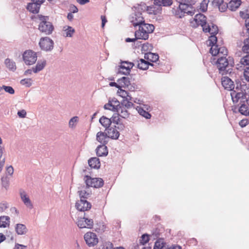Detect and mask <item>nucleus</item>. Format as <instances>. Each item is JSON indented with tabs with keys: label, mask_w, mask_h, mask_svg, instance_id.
Returning a JSON list of instances; mask_svg holds the SVG:
<instances>
[{
	"label": "nucleus",
	"mask_w": 249,
	"mask_h": 249,
	"mask_svg": "<svg viewBox=\"0 0 249 249\" xmlns=\"http://www.w3.org/2000/svg\"><path fill=\"white\" fill-rule=\"evenodd\" d=\"M215 36L216 35H211L208 40L209 45L211 46L210 50V53L213 56H216V54H220L224 55L228 54V50L225 47H221L219 48L217 45H215L217 42V37Z\"/></svg>",
	"instance_id": "obj_1"
},
{
	"label": "nucleus",
	"mask_w": 249,
	"mask_h": 249,
	"mask_svg": "<svg viewBox=\"0 0 249 249\" xmlns=\"http://www.w3.org/2000/svg\"><path fill=\"white\" fill-rule=\"evenodd\" d=\"M154 25L150 24H142L139 26V29L135 31V36L138 39L146 40L149 37V34L154 30Z\"/></svg>",
	"instance_id": "obj_2"
},
{
	"label": "nucleus",
	"mask_w": 249,
	"mask_h": 249,
	"mask_svg": "<svg viewBox=\"0 0 249 249\" xmlns=\"http://www.w3.org/2000/svg\"><path fill=\"white\" fill-rule=\"evenodd\" d=\"M38 17L41 21L38 26L39 30L46 35L51 34L53 30V27L52 23L48 21V17L39 15Z\"/></svg>",
	"instance_id": "obj_3"
},
{
	"label": "nucleus",
	"mask_w": 249,
	"mask_h": 249,
	"mask_svg": "<svg viewBox=\"0 0 249 249\" xmlns=\"http://www.w3.org/2000/svg\"><path fill=\"white\" fill-rule=\"evenodd\" d=\"M94 217H95L94 213H92L91 216L84 213V217L79 218L77 221L78 227L80 228L92 229L94 225L93 220Z\"/></svg>",
	"instance_id": "obj_4"
},
{
	"label": "nucleus",
	"mask_w": 249,
	"mask_h": 249,
	"mask_svg": "<svg viewBox=\"0 0 249 249\" xmlns=\"http://www.w3.org/2000/svg\"><path fill=\"white\" fill-rule=\"evenodd\" d=\"M133 106L134 104L132 102L122 101L120 104L117 112L121 117L127 118L129 115L128 110Z\"/></svg>",
	"instance_id": "obj_5"
},
{
	"label": "nucleus",
	"mask_w": 249,
	"mask_h": 249,
	"mask_svg": "<svg viewBox=\"0 0 249 249\" xmlns=\"http://www.w3.org/2000/svg\"><path fill=\"white\" fill-rule=\"evenodd\" d=\"M23 60L27 65H32L36 63L37 60L36 53L32 50L25 51L22 54Z\"/></svg>",
	"instance_id": "obj_6"
},
{
	"label": "nucleus",
	"mask_w": 249,
	"mask_h": 249,
	"mask_svg": "<svg viewBox=\"0 0 249 249\" xmlns=\"http://www.w3.org/2000/svg\"><path fill=\"white\" fill-rule=\"evenodd\" d=\"M85 182L88 187L96 188L102 187L104 183L103 179L101 178H92L89 176H86Z\"/></svg>",
	"instance_id": "obj_7"
},
{
	"label": "nucleus",
	"mask_w": 249,
	"mask_h": 249,
	"mask_svg": "<svg viewBox=\"0 0 249 249\" xmlns=\"http://www.w3.org/2000/svg\"><path fill=\"white\" fill-rule=\"evenodd\" d=\"M191 26L193 27H196L201 25L203 29L207 24L206 23V17L202 14H196L195 18L191 21Z\"/></svg>",
	"instance_id": "obj_8"
},
{
	"label": "nucleus",
	"mask_w": 249,
	"mask_h": 249,
	"mask_svg": "<svg viewBox=\"0 0 249 249\" xmlns=\"http://www.w3.org/2000/svg\"><path fill=\"white\" fill-rule=\"evenodd\" d=\"M218 55L219 58L216 62V65L218 68L219 72L221 73L226 70V68L229 65V62L226 58L227 55H223L222 54H217Z\"/></svg>",
	"instance_id": "obj_9"
},
{
	"label": "nucleus",
	"mask_w": 249,
	"mask_h": 249,
	"mask_svg": "<svg viewBox=\"0 0 249 249\" xmlns=\"http://www.w3.org/2000/svg\"><path fill=\"white\" fill-rule=\"evenodd\" d=\"M173 3L172 0H154V6H158L159 7L156 10H155V7H151V9H153L152 11L154 14L156 15L160 13L161 10V6H169Z\"/></svg>",
	"instance_id": "obj_10"
},
{
	"label": "nucleus",
	"mask_w": 249,
	"mask_h": 249,
	"mask_svg": "<svg viewBox=\"0 0 249 249\" xmlns=\"http://www.w3.org/2000/svg\"><path fill=\"white\" fill-rule=\"evenodd\" d=\"M85 240L89 246H94L98 243V239L96 234L92 232H88L84 235Z\"/></svg>",
	"instance_id": "obj_11"
},
{
	"label": "nucleus",
	"mask_w": 249,
	"mask_h": 249,
	"mask_svg": "<svg viewBox=\"0 0 249 249\" xmlns=\"http://www.w3.org/2000/svg\"><path fill=\"white\" fill-rule=\"evenodd\" d=\"M39 44L42 50L46 51L51 50L53 47V41L48 37L41 38Z\"/></svg>",
	"instance_id": "obj_12"
},
{
	"label": "nucleus",
	"mask_w": 249,
	"mask_h": 249,
	"mask_svg": "<svg viewBox=\"0 0 249 249\" xmlns=\"http://www.w3.org/2000/svg\"><path fill=\"white\" fill-rule=\"evenodd\" d=\"M75 208L80 212L89 211L91 208V204L86 200L80 199L75 203Z\"/></svg>",
	"instance_id": "obj_13"
},
{
	"label": "nucleus",
	"mask_w": 249,
	"mask_h": 249,
	"mask_svg": "<svg viewBox=\"0 0 249 249\" xmlns=\"http://www.w3.org/2000/svg\"><path fill=\"white\" fill-rule=\"evenodd\" d=\"M130 22L134 26L142 25L145 24L144 20L141 13H138L135 14L130 18Z\"/></svg>",
	"instance_id": "obj_14"
},
{
	"label": "nucleus",
	"mask_w": 249,
	"mask_h": 249,
	"mask_svg": "<svg viewBox=\"0 0 249 249\" xmlns=\"http://www.w3.org/2000/svg\"><path fill=\"white\" fill-rule=\"evenodd\" d=\"M134 66V64L131 62L124 61L121 63L119 70V72L124 75L129 73L131 69Z\"/></svg>",
	"instance_id": "obj_15"
},
{
	"label": "nucleus",
	"mask_w": 249,
	"mask_h": 249,
	"mask_svg": "<svg viewBox=\"0 0 249 249\" xmlns=\"http://www.w3.org/2000/svg\"><path fill=\"white\" fill-rule=\"evenodd\" d=\"M221 84L225 89L229 90H231L234 87L233 82L227 76L223 77L221 78Z\"/></svg>",
	"instance_id": "obj_16"
},
{
	"label": "nucleus",
	"mask_w": 249,
	"mask_h": 249,
	"mask_svg": "<svg viewBox=\"0 0 249 249\" xmlns=\"http://www.w3.org/2000/svg\"><path fill=\"white\" fill-rule=\"evenodd\" d=\"M120 104V103L118 101L112 100L109 101L107 104H105L104 108L106 109L117 112Z\"/></svg>",
	"instance_id": "obj_17"
},
{
	"label": "nucleus",
	"mask_w": 249,
	"mask_h": 249,
	"mask_svg": "<svg viewBox=\"0 0 249 249\" xmlns=\"http://www.w3.org/2000/svg\"><path fill=\"white\" fill-rule=\"evenodd\" d=\"M203 31L207 33H209L211 35H216L218 32V29L216 25L213 24L209 25L207 24L205 26L203 27Z\"/></svg>",
	"instance_id": "obj_18"
},
{
	"label": "nucleus",
	"mask_w": 249,
	"mask_h": 249,
	"mask_svg": "<svg viewBox=\"0 0 249 249\" xmlns=\"http://www.w3.org/2000/svg\"><path fill=\"white\" fill-rule=\"evenodd\" d=\"M118 95L123 98V100L122 101H126V102H131L132 100V97L130 95H129V93H128L125 90L122 89L120 88L117 91Z\"/></svg>",
	"instance_id": "obj_19"
},
{
	"label": "nucleus",
	"mask_w": 249,
	"mask_h": 249,
	"mask_svg": "<svg viewBox=\"0 0 249 249\" xmlns=\"http://www.w3.org/2000/svg\"><path fill=\"white\" fill-rule=\"evenodd\" d=\"M108 138L107 133H105L103 132H98L96 134L97 141L102 144L105 145L107 144Z\"/></svg>",
	"instance_id": "obj_20"
},
{
	"label": "nucleus",
	"mask_w": 249,
	"mask_h": 249,
	"mask_svg": "<svg viewBox=\"0 0 249 249\" xmlns=\"http://www.w3.org/2000/svg\"><path fill=\"white\" fill-rule=\"evenodd\" d=\"M107 135L108 138L112 139H117L120 135L118 131L117 130L116 126L115 127H110L107 129Z\"/></svg>",
	"instance_id": "obj_21"
},
{
	"label": "nucleus",
	"mask_w": 249,
	"mask_h": 249,
	"mask_svg": "<svg viewBox=\"0 0 249 249\" xmlns=\"http://www.w3.org/2000/svg\"><path fill=\"white\" fill-rule=\"evenodd\" d=\"M96 150L97 155L99 157L107 156L108 154L107 147L104 144L98 146Z\"/></svg>",
	"instance_id": "obj_22"
},
{
	"label": "nucleus",
	"mask_w": 249,
	"mask_h": 249,
	"mask_svg": "<svg viewBox=\"0 0 249 249\" xmlns=\"http://www.w3.org/2000/svg\"><path fill=\"white\" fill-rule=\"evenodd\" d=\"M137 67L141 70H145L147 69L150 65L152 64L147 60L146 61L143 59H140L137 61Z\"/></svg>",
	"instance_id": "obj_23"
},
{
	"label": "nucleus",
	"mask_w": 249,
	"mask_h": 249,
	"mask_svg": "<svg viewBox=\"0 0 249 249\" xmlns=\"http://www.w3.org/2000/svg\"><path fill=\"white\" fill-rule=\"evenodd\" d=\"M20 196L22 201L24 204L29 209H31L33 208V205L31 201L28 196L26 195L25 192H22L20 193Z\"/></svg>",
	"instance_id": "obj_24"
},
{
	"label": "nucleus",
	"mask_w": 249,
	"mask_h": 249,
	"mask_svg": "<svg viewBox=\"0 0 249 249\" xmlns=\"http://www.w3.org/2000/svg\"><path fill=\"white\" fill-rule=\"evenodd\" d=\"M159 55L158 54L148 53L144 54V59H146L148 62H155L159 59Z\"/></svg>",
	"instance_id": "obj_25"
},
{
	"label": "nucleus",
	"mask_w": 249,
	"mask_h": 249,
	"mask_svg": "<svg viewBox=\"0 0 249 249\" xmlns=\"http://www.w3.org/2000/svg\"><path fill=\"white\" fill-rule=\"evenodd\" d=\"M88 163L92 168L98 169L100 167V162L97 158H91L88 160Z\"/></svg>",
	"instance_id": "obj_26"
},
{
	"label": "nucleus",
	"mask_w": 249,
	"mask_h": 249,
	"mask_svg": "<svg viewBox=\"0 0 249 249\" xmlns=\"http://www.w3.org/2000/svg\"><path fill=\"white\" fill-rule=\"evenodd\" d=\"M231 96L233 103H237L239 100L243 96V93L236 92L235 90H231Z\"/></svg>",
	"instance_id": "obj_27"
},
{
	"label": "nucleus",
	"mask_w": 249,
	"mask_h": 249,
	"mask_svg": "<svg viewBox=\"0 0 249 249\" xmlns=\"http://www.w3.org/2000/svg\"><path fill=\"white\" fill-rule=\"evenodd\" d=\"M241 0H231L229 3V8L231 11H235L241 5Z\"/></svg>",
	"instance_id": "obj_28"
},
{
	"label": "nucleus",
	"mask_w": 249,
	"mask_h": 249,
	"mask_svg": "<svg viewBox=\"0 0 249 249\" xmlns=\"http://www.w3.org/2000/svg\"><path fill=\"white\" fill-rule=\"evenodd\" d=\"M10 225V218L8 216H1L0 217V227L6 228Z\"/></svg>",
	"instance_id": "obj_29"
},
{
	"label": "nucleus",
	"mask_w": 249,
	"mask_h": 249,
	"mask_svg": "<svg viewBox=\"0 0 249 249\" xmlns=\"http://www.w3.org/2000/svg\"><path fill=\"white\" fill-rule=\"evenodd\" d=\"M16 231L18 234L22 235L26 233L27 229L24 225L18 224L16 227Z\"/></svg>",
	"instance_id": "obj_30"
},
{
	"label": "nucleus",
	"mask_w": 249,
	"mask_h": 249,
	"mask_svg": "<svg viewBox=\"0 0 249 249\" xmlns=\"http://www.w3.org/2000/svg\"><path fill=\"white\" fill-rule=\"evenodd\" d=\"M46 64L45 60L42 61H38L36 66L33 68V71L35 73H37L38 71L43 69Z\"/></svg>",
	"instance_id": "obj_31"
},
{
	"label": "nucleus",
	"mask_w": 249,
	"mask_h": 249,
	"mask_svg": "<svg viewBox=\"0 0 249 249\" xmlns=\"http://www.w3.org/2000/svg\"><path fill=\"white\" fill-rule=\"evenodd\" d=\"M99 122L101 124L106 128L109 127L111 123V119L105 116H102L100 119Z\"/></svg>",
	"instance_id": "obj_32"
},
{
	"label": "nucleus",
	"mask_w": 249,
	"mask_h": 249,
	"mask_svg": "<svg viewBox=\"0 0 249 249\" xmlns=\"http://www.w3.org/2000/svg\"><path fill=\"white\" fill-rule=\"evenodd\" d=\"M78 193L81 199L82 198H87L90 195V193L89 192L88 188L84 187L80 190H79Z\"/></svg>",
	"instance_id": "obj_33"
},
{
	"label": "nucleus",
	"mask_w": 249,
	"mask_h": 249,
	"mask_svg": "<svg viewBox=\"0 0 249 249\" xmlns=\"http://www.w3.org/2000/svg\"><path fill=\"white\" fill-rule=\"evenodd\" d=\"M39 6L34 2L29 3L27 7V9L33 13H37L39 10Z\"/></svg>",
	"instance_id": "obj_34"
},
{
	"label": "nucleus",
	"mask_w": 249,
	"mask_h": 249,
	"mask_svg": "<svg viewBox=\"0 0 249 249\" xmlns=\"http://www.w3.org/2000/svg\"><path fill=\"white\" fill-rule=\"evenodd\" d=\"M5 64L6 67L11 71H15L16 69L15 63L9 58H7L5 60Z\"/></svg>",
	"instance_id": "obj_35"
},
{
	"label": "nucleus",
	"mask_w": 249,
	"mask_h": 249,
	"mask_svg": "<svg viewBox=\"0 0 249 249\" xmlns=\"http://www.w3.org/2000/svg\"><path fill=\"white\" fill-rule=\"evenodd\" d=\"M142 249H151L149 247H144ZM153 249H164V244L161 240H157L154 245Z\"/></svg>",
	"instance_id": "obj_36"
},
{
	"label": "nucleus",
	"mask_w": 249,
	"mask_h": 249,
	"mask_svg": "<svg viewBox=\"0 0 249 249\" xmlns=\"http://www.w3.org/2000/svg\"><path fill=\"white\" fill-rule=\"evenodd\" d=\"M136 109H137L138 113L142 116L145 117L146 119L150 118L151 114L150 113H149V112H148L147 111H146L145 110H144L141 107H138Z\"/></svg>",
	"instance_id": "obj_37"
},
{
	"label": "nucleus",
	"mask_w": 249,
	"mask_h": 249,
	"mask_svg": "<svg viewBox=\"0 0 249 249\" xmlns=\"http://www.w3.org/2000/svg\"><path fill=\"white\" fill-rule=\"evenodd\" d=\"M64 35L66 36L71 37L74 32V30L71 27L67 26L64 27Z\"/></svg>",
	"instance_id": "obj_38"
},
{
	"label": "nucleus",
	"mask_w": 249,
	"mask_h": 249,
	"mask_svg": "<svg viewBox=\"0 0 249 249\" xmlns=\"http://www.w3.org/2000/svg\"><path fill=\"white\" fill-rule=\"evenodd\" d=\"M119 84L121 85L122 87H128L130 84L129 79L128 77H123L118 80Z\"/></svg>",
	"instance_id": "obj_39"
},
{
	"label": "nucleus",
	"mask_w": 249,
	"mask_h": 249,
	"mask_svg": "<svg viewBox=\"0 0 249 249\" xmlns=\"http://www.w3.org/2000/svg\"><path fill=\"white\" fill-rule=\"evenodd\" d=\"M209 0H203L200 4L199 9L202 12H205L207 10Z\"/></svg>",
	"instance_id": "obj_40"
},
{
	"label": "nucleus",
	"mask_w": 249,
	"mask_h": 249,
	"mask_svg": "<svg viewBox=\"0 0 249 249\" xmlns=\"http://www.w3.org/2000/svg\"><path fill=\"white\" fill-rule=\"evenodd\" d=\"M239 111L243 115H248L249 111L248 106L244 104L242 105L239 109Z\"/></svg>",
	"instance_id": "obj_41"
},
{
	"label": "nucleus",
	"mask_w": 249,
	"mask_h": 249,
	"mask_svg": "<svg viewBox=\"0 0 249 249\" xmlns=\"http://www.w3.org/2000/svg\"><path fill=\"white\" fill-rule=\"evenodd\" d=\"M242 51L245 53H249V37L244 40Z\"/></svg>",
	"instance_id": "obj_42"
},
{
	"label": "nucleus",
	"mask_w": 249,
	"mask_h": 249,
	"mask_svg": "<svg viewBox=\"0 0 249 249\" xmlns=\"http://www.w3.org/2000/svg\"><path fill=\"white\" fill-rule=\"evenodd\" d=\"M20 84L27 87H30L32 84V80L31 78H25L20 81Z\"/></svg>",
	"instance_id": "obj_43"
},
{
	"label": "nucleus",
	"mask_w": 249,
	"mask_h": 249,
	"mask_svg": "<svg viewBox=\"0 0 249 249\" xmlns=\"http://www.w3.org/2000/svg\"><path fill=\"white\" fill-rule=\"evenodd\" d=\"M240 63L243 65L249 66V54L243 57L240 60Z\"/></svg>",
	"instance_id": "obj_44"
},
{
	"label": "nucleus",
	"mask_w": 249,
	"mask_h": 249,
	"mask_svg": "<svg viewBox=\"0 0 249 249\" xmlns=\"http://www.w3.org/2000/svg\"><path fill=\"white\" fill-rule=\"evenodd\" d=\"M149 235L146 234H144L142 236V237L140 240V242L142 245H144L145 244L147 243L149 241Z\"/></svg>",
	"instance_id": "obj_45"
},
{
	"label": "nucleus",
	"mask_w": 249,
	"mask_h": 249,
	"mask_svg": "<svg viewBox=\"0 0 249 249\" xmlns=\"http://www.w3.org/2000/svg\"><path fill=\"white\" fill-rule=\"evenodd\" d=\"M183 2H181V3H179L178 7L179 9L184 13H188L189 12V11L187 10L188 5Z\"/></svg>",
	"instance_id": "obj_46"
},
{
	"label": "nucleus",
	"mask_w": 249,
	"mask_h": 249,
	"mask_svg": "<svg viewBox=\"0 0 249 249\" xmlns=\"http://www.w3.org/2000/svg\"><path fill=\"white\" fill-rule=\"evenodd\" d=\"M78 121V118L76 116L72 118L69 122V126L73 127L75 126V124Z\"/></svg>",
	"instance_id": "obj_47"
},
{
	"label": "nucleus",
	"mask_w": 249,
	"mask_h": 249,
	"mask_svg": "<svg viewBox=\"0 0 249 249\" xmlns=\"http://www.w3.org/2000/svg\"><path fill=\"white\" fill-rule=\"evenodd\" d=\"M119 116L120 115L118 114V113L117 114H114L111 117V119H110L111 122H112L113 123L118 124L120 122Z\"/></svg>",
	"instance_id": "obj_48"
},
{
	"label": "nucleus",
	"mask_w": 249,
	"mask_h": 249,
	"mask_svg": "<svg viewBox=\"0 0 249 249\" xmlns=\"http://www.w3.org/2000/svg\"><path fill=\"white\" fill-rule=\"evenodd\" d=\"M3 88L6 92L10 94H13L15 92V90L12 87L3 86Z\"/></svg>",
	"instance_id": "obj_49"
},
{
	"label": "nucleus",
	"mask_w": 249,
	"mask_h": 249,
	"mask_svg": "<svg viewBox=\"0 0 249 249\" xmlns=\"http://www.w3.org/2000/svg\"><path fill=\"white\" fill-rule=\"evenodd\" d=\"M103 249H113V245L110 242H107L103 244Z\"/></svg>",
	"instance_id": "obj_50"
},
{
	"label": "nucleus",
	"mask_w": 249,
	"mask_h": 249,
	"mask_svg": "<svg viewBox=\"0 0 249 249\" xmlns=\"http://www.w3.org/2000/svg\"><path fill=\"white\" fill-rule=\"evenodd\" d=\"M218 7L221 12H224L227 8L229 7V6H228L226 3L223 2L222 4H220V5H218Z\"/></svg>",
	"instance_id": "obj_51"
},
{
	"label": "nucleus",
	"mask_w": 249,
	"mask_h": 249,
	"mask_svg": "<svg viewBox=\"0 0 249 249\" xmlns=\"http://www.w3.org/2000/svg\"><path fill=\"white\" fill-rule=\"evenodd\" d=\"M244 77L245 78V79L249 81V67H247L244 72Z\"/></svg>",
	"instance_id": "obj_52"
},
{
	"label": "nucleus",
	"mask_w": 249,
	"mask_h": 249,
	"mask_svg": "<svg viewBox=\"0 0 249 249\" xmlns=\"http://www.w3.org/2000/svg\"><path fill=\"white\" fill-rule=\"evenodd\" d=\"M18 115L19 116V117L23 118L26 117V112L25 110L22 109L18 112Z\"/></svg>",
	"instance_id": "obj_53"
},
{
	"label": "nucleus",
	"mask_w": 249,
	"mask_h": 249,
	"mask_svg": "<svg viewBox=\"0 0 249 249\" xmlns=\"http://www.w3.org/2000/svg\"><path fill=\"white\" fill-rule=\"evenodd\" d=\"M8 204L7 203H0V212L4 211L8 208Z\"/></svg>",
	"instance_id": "obj_54"
},
{
	"label": "nucleus",
	"mask_w": 249,
	"mask_h": 249,
	"mask_svg": "<svg viewBox=\"0 0 249 249\" xmlns=\"http://www.w3.org/2000/svg\"><path fill=\"white\" fill-rule=\"evenodd\" d=\"M239 124L242 127H244L248 124V120L247 119H242L239 122Z\"/></svg>",
	"instance_id": "obj_55"
},
{
	"label": "nucleus",
	"mask_w": 249,
	"mask_h": 249,
	"mask_svg": "<svg viewBox=\"0 0 249 249\" xmlns=\"http://www.w3.org/2000/svg\"><path fill=\"white\" fill-rule=\"evenodd\" d=\"M101 18L102 19V27L104 28L106 23L107 22V20L105 16H101Z\"/></svg>",
	"instance_id": "obj_56"
},
{
	"label": "nucleus",
	"mask_w": 249,
	"mask_h": 249,
	"mask_svg": "<svg viewBox=\"0 0 249 249\" xmlns=\"http://www.w3.org/2000/svg\"><path fill=\"white\" fill-rule=\"evenodd\" d=\"M6 171L9 175H12L14 172V169L12 166H10L7 168Z\"/></svg>",
	"instance_id": "obj_57"
},
{
	"label": "nucleus",
	"mask_w": 249,
	"mask_h": 249,
	"mask_svg": "<svg viewBox=\"0 0 249 249\" xmlns=\"http://www.w3.org/2000/svg\"><path fill=\"white\" fill-rule=\"evenodd\" d=\"M33 2H34L35 4H36L39 7H40V5L43 3L44 1V0H32Z\"/></svg>",
	"instance_id": "obj_58"
},
{
	"label": "nucleus",
	"mask_w": 249,
	"mask_h": 249,
	"mask_svg": "<svg viewBox=\"0 0 249 249\" xmlns=\"http://www.w3.org/2000/svg\"><path fill=\"white\" fill-rule=\"evenodd\" d=\"M223 2V0H213V4L217 6H218V5H220V4H222Z\"/></svg>",
	"instance_id": "obj_59"
},
{
	"label": "nucleus",
	"mask_w": 249,
	"mask_h": 249,
	"mask_svg": "<svg viewBox=\"0 0 249 249\" xmlns=\"http://www.w3.org/2000/svg\"><path fill=\"white\" fill-rule=\"evenodd\" d=\"M26 246L18 244L16 245L15 247V249H26Z\"/></svg>",
	"instance_id": "obj_60"
},
{
	"label": "nucleus",
	"mask_w": 249,
	"mask_h": 249,
	"mask_svg": "<svg viewBox=\"0 0 249 249\" xmlns=\"http://www.w3.org/2000/svg\"><path fill=\"white\" fill-rule=\"evenodd\" d=\"M138 39L136 37L134 38H126L125 39V41L126 42H134L136 40Z\"/></svg>",
	"instance_id": "obj_61"
},
{
	"label": "nucleus",
	"mask_w": 249,
	"mask_h": 249,
	"mask_svg": "<svg viewBox=\"0 0 249 249\" xmlns=\"http://www.w3.org/2000/svg\"><path fill=\"white\" fill-rule=\"evenodd\" d=\"M109 86L111 87H115L118 89L120 88V86L115 82H110L109 83Z\"/></svg>",
	"instance_id": "obj_62"
},
{
	"label": "nucleus",
	"mask_w": 249,
	"mask_h": 249,
	"mask_svg": "<svg viewBox=\"0 0 249 249\" xmlns=\"http://www.w3.org/2000/svg\"><path fill=\"white\" fill-rule=\"evenodd\" d=\"M5 164V160L3 159L0 162V172L1 171Z\"/></svg>",
	"instance_id": "obj_63"
},
{
	"label": "nucleus",
	"mask_w": 249,
	"mask_h": 249,
	"mask_svg": "<svg viewBox=\"0 0 249 249\" xmlns=\"http://www.w3.org/2000/svg\"><path fill=\"white\" fill-rule=\"evenodd\" d=\"M245 26L247 28L249 27V17L245 20Z\"/></svg>",
	"instance_id": "obj_64"
}]
</instances>
